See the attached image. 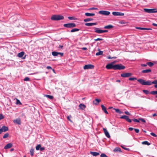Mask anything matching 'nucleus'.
<instances>
[{
  "mask_svg": "<svg viewBox=\"0 0 157 157\" xmlns=\"http://www.w3.org/2000/svg\"><path fill=\"white\" fill-rule=\"evenodd\" d=\"M138 82H139L140 84L142 85L150 86L152 84H155L154 87L155 88H157V80H154L152 82L150 81H145L142 79H137Z\"/></svg>",
  "mask_w": 157,
  "mask_h": 157,
  "instance_id": "obj_1",
  "label": "nucleus"
},
{
  "mask_svg": "<svg viewBox=\"0 0 157 157\" xmlns=\"http://www.w3.org/2000/svg\"><path fill=\"white\" fill-rule=\"evenodd\" d=\"M64 17L62 15H54L51 17V19L53 21H59L64 19Z\"/></svg>",
  "mask_w": 157,
  "mask_h": 157,
  "instance_id": "obj_2",
  "label": "nucleus"
},
{
  "mask_svg": "<svg viewBox=\"0 0 157 157\" xmlns=\"http://www.w3.org/2000/svg\"><path fill=\"white\" fill-rule=\"evenodd\" d=\"M76 26V24L74 23H69L65 24L63 25V26L67 28H72Z\"/></svg>",
  "mask_w": 157,
  "mask_h": 157,
  "instance_id": "obj_3",
  "label": "nucleus"
},
{
  "mask_svg": "<svg viewBox=\"0 0 157 157\" xmlns=\"http://www.w3.org/2000/svg\"><path fill=\"white\" fill-rule=\"evenodd\" d=\"M125 68V67L121 64H117L115 65V70H123Z\"/></svg>",
  "mask_w": 157,
  "mask_h": 157,
  "instance_id": "obj_4",
  "label": "nucleus"
},
{
  "mask_svg": "<svg viewBox=\"0 0 157 157\" xmlns=\"http://www.w3.org/2000/svg\"><path fill=\"white\" fill-rule=\"evenodd\" d=\"M115 65H113V63H109L106 66V68L108 69H113L115 70Z\"/></svg>",
  "mask_w": 157,
  "mask_h": 157,
  "instance_id": "obj_5",
  "label": "nucleus"
},
{
  "mask_svg": "<svg viewBox=\"0 0 157 157\" xmlns=\"http://www.w3.org/2000/svg\"><path fill=\"white\" fill-rule=\"evenodd\" d=\"M99 13L105 16H108L110 14V12L107 11L101 10L99 12Z\"/></svg>",
  "mask_w": 157,
  "mask_h": 157,
  "instance_id": "obj_6",
  "label": "nucleus"
},
{
  "mask_svg": "<svg viewBox=\"0 0 157 157\" xmlns=\"http://www.w3.org/2000/svg\"><path fill=\"white\" fill-rule=\"evenodd\" d=\"M8 128L7 127L5 126H2L1 128H0V134L3 132H5L8 131Z\"/></svg>",
  "mask_w": 157,
  "mask_h": 157,
  "instance_id": "obj_7",
  "label": "nucleus"
},
{
  "mask_svg": "<svg viewBox=\"0 0 157 157\" xmlns=\"http://www.w3.org/2000/svg\"><path fill=\"white\" fill-rule=\"evenodd\" d=\"M94 67V66L92 64H87L85 65L84 67V69H92Z\"/></svg>",
  "mask_w": 157,
  "mask_h": 157,
  "instance_id": "obj_8",
  "label": "nucleus"
},
{
  "mask_svg": "<svg viewBox=\"0 0 157 157\" xmlns=\"http://www.w3.org/2000/svg\"><path fill=\"white\" fill-rule=\"evenodd\" d=\"M121 119H125L127 122L130 123L132 122V120L130 119L128 116L126 115H123L120 117Z\"/></svg>",
  "mask_w": 157,
  "mask_h": 157,
  "instance_id": "obj_9",
  "label": "nucleus"
},
{
  "mask_svg": "<svg viewBox=\"0 0 157 157\" xmlns=\"http://www.w3.org/2000/svg\"><path fill=\"white\" fill-rule=\"evenodd\" d=\"M132 74L130 73H123L121 74V76L123 77H128L131 76Z\"/></svg>",
  "mask_w": 157,
  "mask_h": 157,
  "instance_id": "obj_10",
  "label": "nucleus"
},
{
  "mask_svg": "<svg viewBox=\"0 0 157 157\" xmlns=\"http://www.w3.org/2000/svg\"><path fill=\"white\" fill-rule=\"evenodd\" d=\"M52 54L54 56H57L58 55H60L61 56H62L63 55V53L58 52L55 51L52 52Z\"/></svg>",
  "mask_w": 157,
  "mask_h": 157,
  "instance_id": "obj_11",
  "label": "nucleus"
},
{
  "mask_svg": "<svg viewBox=\"0 0 157 157\" xmlns=\"http://www.w3.org/2000/svg\"><path fill=\"white\" fill-rule=\"evenodd\" d=\"M13 122L14 123L18 125H20L21 123V120L20 118H19L13 120Z\"/></svg>",
  "mask_w": 157,
  "mask_h": 157,
  "instance_id": "obj_12",
  "label": "nucleus"
},
{
  "mask_svg": "<svg viewBox=\"0 0 157 157\" xmlns=\"http://www.w3.org/2000/svg\"><path fill=\"white\" fill-rule=\"evenodd\" d=\"M103 130L106 136L108 138H110V136L107 129L105 128H103Z\"/></svg>",
  "mask_w": 157,
  "mask_h": 157,
  "instance_id": "obj_13",
  "label": "nucleus"
},
{
  "mask_svg": "<svg viewBox=\"0 0 157 157\" xmlns=\"http://www.w3.org/2000/svg\"><path fill=\"white\" fill-rule=\"evenodd\" d=\"M94 32L96 33H102V30H101L100 29L95 27L94 28Z\"/></svg>",
  "mask_w": 157,
  "mask_h": 157,
  "instance_id": "obj_14",
  "label": "nucleus"
},
{
  "mask_svg": "<svg viewBox=\"0 0 157 157\" xmlns=\"http://www.w3.org/2000/svg\"><path fill=\"white\" fill-rule=\"evenodd\" d=\"M13 146V144L12 143H9L7 144L4 147V149H7Z\"/></svg>",
  "mask_w": 157,
  "mask_h": 157,
  "instance_id": "obj_15",
  "label": "nucleus"
},
{
  "mask_svg": "<svg viewBox=\"0 0 157 157\" xmlns=\"http://www.w3.org/2000/svg\"><path fill=\"white\" fill-rule=\"evenodd\" d=\"M144 11L146 13H153V11L154 10L153 9H144Z\"/></svg>",
  "mask_w": 157,
  "mask_h": 157,
  "instance_id": "obj_16",
  "label": "nucleus"
},
{
  "mask_svg": "<svg viewBox=\"0 0 157 157\" xmlns=\"http://www.w3.org/2000/svg\"><path fill=\"white\" fill-rule=\"evenodd\" d=\"M96 25H97V23H88L85 24L86 26H91Z\"/></svg>",
  "mask_w": 157,
  "mask_h": 157,
  "instance_id": "obj_17",
  "label": "nucleus"
},
{
  "mask_svg": "<svg viewBox=\"0 0 157 157\" xmlns=\"http://www.w3.org/2000/svg\"><path fill=\"white\" fill-rule=\"evenodd\" d=\"M113 152H121L122 151L120 148L119 147H116L113 150Z\"/></svg>",
  "mask_w": 157,
  "mask_h": 157,
  "instance_id": "obj_18",
  "label": "nucleus"
},
{
  "mask_svg": "<svg viewBox=\"0 0 157 157\" xmlns=\"http://www.w3.org/2000/svg\"><path fill=\"white\" fill-rule=\"evenodd\" d=\"M101 107L102 110L105 113L107 114H108V113L106 110V108L103 105H101Z\"/></svg>",
  "mask_w": 157,
  "mask_h": 157,
  "instance_id": "obj_19",
  "label": "nucleus"
},
{
  "mask_svg": "<svg viewBox=\"0 0 157 157\" xmlns=\"http://www.w3.org/2000/svg\"><path fill=\"white\" fill-rule=\"evenodd\" d=\"M151 69H146L143 70L141 71L142 73H148L151 72Z\"/></svg>",
  "mask_w": 157,
  "mask_h": 157,
  "instance_id": "obj_20",
  "label": "nucleus"
},
{
  "mask_svg": "<svg viewBox=\"0 0 157 157\" xmlns=\"http://www.w3.org/2000/svg\"><path fill=\"white\" fill-rule=\"evenodd\" d=\"M79 107L81 109L83 110L86 108V106L84 104L81 103L79 105Z\"/></svg>",
  "mask_w": 157,
  "mask_h": 157,
  "instance_id": "obj_21",
  "label": "nucleus"
},
{
  "mask_svg": "<svg viewBox=\"0 0 157 157\" xmlns=\"http://www.w3.org/2000/svg\"><path fill=\"white\" fill-rule=\"evenodd\" d=\"M25 53L24 52H21L18 53L17 54V56L19 58H21L24 55Z\"/></svg>",
  "mask_w": 157,
  "mask_h": 157,
  "instance_id": "obj_22",
  "label": "nucleus"
},
{
  "mask_svg": "<svg viewBox=\"0 0 157 157\" xmlns=\"http://www.w3.org/2000/svg\"><path fill=\"white\" fill-rule=\"evenodd\" d=\"M113 26L111 25H108L105 26L104 27V29H109L112 28Z\"/></svg>",
  "mask_w": 157,
  "mask_h": 157,
  "instance_id": "obj_23",
  "label": "nucleus"
},
{
  "mask_svg": "<svg viewBox=\"0 0 157 157\" xmlns=\"http://www.w3.org/2000/svg\"><path fill=\"white\" fill-rule=\"evenodd\" d=\"M91 154L94 156H97L99 155V153L96 152H91Z\"/></svg>",
  "mask_w": 157,
  "mask_h": 157,
  "instance_id": "obj_24",
  "label": "nucleus"
},
{
  "mask_svg": "<svg viewBox=\"0 0 157 157\" xmlns=\"http://www.w3.org/2000/svg\"><path fill=\"white\" fill-rule=\"evenodd\" d=\"M85 15L88 17L94 16L95 15L94 13H85Z\"/></svg>",
  "mask_w": 157,
  "mask_h": 157,
  "instance_id": "obj_25",
  "label": "nucleus"
},
{
  "mask_svg": "<svg viewBox=\"0 0 157 157\" xmlns=\"http://www.w3.org/2000/svg\"><path fill=\"white\" fill-rule=\"evenodd\" d=\"M136 29L140 30H151V29L150 28H141V27H136Z\"/></svg>",
  "mask_w": 157,
  "mask_h": 157,
  "instance_id": "obj_26",
  "label": "nucleus"
},
{
  "mask_svg": "<svg viewBox=\"0 0 157 157\" xmlns=\"http://www.w3.org/2000/svg\"><path fill=\"white\" fill-rule=\"evenodd\" d=\"M44 96L45 97L47 98H48L49 99H52L53 98V96H52V95H47V94H45L44 95Z\"/></svg>",
  "mask_w": 157,
  "mask_h": 157,
  "instance_id": "obj_27",
  "label": "nucleus"
},
{
  "mask_svg": "<svg viewBox=\"0 0 157 157\" xmlns=\"http://www.w3.org/2000/svg\"><path fill=\"white\" fill-rule=\"evenodd\" d=\"M95 101L97 102V103H95L94 101V103L96 105H98V103L101 101V100L98 99H96Z\"/></svg>",
  "mask_w": 157,
  "mask_h": 157,
  "instance_id": "obj_28",
  "label": "nucleus"
},
{
  "mask_svg": "<svg viewBox=\"0 0 157 157\" xmlns=\"http://www.w3.org/2000/svg\"><path fill=\"white\" fill-rule=\"evenodd\" d=\"M34 150L33 148H31L30 149V154L32 156H33L34 155Z\"/></svg>",
  "mask_w": 157,
  "mask_h": 157,
  "instance_id": "obj_29",
  "label": "nucleus"
},
{
  "mask_svg": "<svg viewBox=\"0 0 157 157\" xmlns=\"http://www.w3.org/2000/svg\"><path fill=\"white\" fill-rule=\"evenodd\" d=\"M79 30V29L77 28H74L72 29L71 30V33L74 32H75L78 31Z\"/></svg>",
  "mask_w": 157,
  "mask_h": 157,
  "instance_id": "obj_30",
  "label": "nucleus"
},
{
  "mask_svg": "<svg viewBox=\"0 0 157 157\" xmlns=\"http://www.w3.org/2000/svg\"><path fill=\"white\" fill-rule=\"evenodd\" d=\"M93 18H86L84 19V22H88L89 21H91L93 20Z\"/></svg>",
  "mask_w": 157,
  "mask_h": 157,
  "instance_id": "obj_31",
  "label": "nucleus"
},
{
  "mask_svg": "<svg viewBox=\"0 0 157 157\" xmlns=\"http://www.w3.org/2000/svg\"><path fill=\"white\" fill-rule=\"evenodd\" d=\"M103 52L102 51H100L96 53V55L97 56L101 55L103 54Z\"/></svg>",
  "mask_w": 157,
  "mask_h": 157,
  "instance_id": "obj_32",
  "label": "nucleus"
},
{
  "mask_svg": "<svg viewBox=\"0 0 157 157\" xmlns=\"http://www.w3.org/2000/svg\"><path fill=\"white\" fill-rule=\"evenodd\" d=\"M142 144H145L147 145H149L150 144L148 143V142L147 141L142 142Z\"/></svg>",
  "mask_w": 157,
  "mask_h": 157,
  "instance_id": "obj_33",
  "label": "nucleus"
},
{
  "mask_svg": "<svg viewBox=\"0 0 157 157\" xmlns=\"http://www.w3.org/2000/svg\"><path fill=\"white\" fill-rule=\"evenodd\" d=\"M119 12H113L112 14L115 16H119Z\"/></svg>",
  "mask_w": 157,
  "mask_h": 157,
  "instance_id": "obj_34",
  "label": "nucleus"
},
{
  "mask_svg": "<svg viewBox=\"0 0 157 157\" xmlns=\"http://www.w3.org/2000/svg\"><path fill=\"white\" fill-rule=\"evenodd\" d=\"M113 109L115 110L116 112L118 113L119 114H121L122 113V112L120 110L118 109H115L113 108Z\"/></svg>",
  "mask_w": 157,
  "mask_h": 157,
  "instance_id": "obj_35",
  "label": "nucleus"
},
{
  "mask_svg": "<svg viewBox=\"0 0 157 157\" xmlns=\"http://www.w3.org/2000/svg\"><path fill=\"white\" fill-rule=\"evenodd\" d=\"M147 65H148L149 67H151L154 64L151 62H148L147 63Z\"/></svg>",
  "mask_w": 157,
  "mask_h": 157,
  "instance_id": "obj_36",
  "label": "nucleus"
},
{
  "mask_svg": "<svg viewBox=\"0 0 157 157\" xmlns=\"http://www.w3.org/2000/svg\"><path fill=\"white\" fill-rule=\"evenodd\" d=\"M16 105H21L22 103L20 101V100L17 99H16Z\"/></svg>",
  "mask_w": 157,
  "mask_h": 157,
  "instance_id": "obj_37",
  "label": "nucleus"
},
{
  "mask_svg": "<svg viewBox=\"0 0 157 157\" xmlns=\"http://www.w3.org/2000/svg\"><path fill=\"white\" fill-rule=\"evenodd\" d=\"M9 136V134L8 133H5L4 135L3 136V138L4 139L8 137Z\"/></svg>",
  "mask_w": 157,
  "mask_h": 157,
  "instance_id": "obj_38",
  "label": "nucleus"
},
{
  "mask_svg": "<svg viewBox=\"0 0 157 157\" xmlns=\"http://www.w3.org/2000/svg\"><path fill=\"white\" fill-rule=\"evenodd\" d=\"M150 93L153 95L157 94V91H151Z\"/></svg>",
  "mask_w": 157,
  "mask_h": 157,
  "instance_id": "obj_39",
  "label": "nucleus"
},
{
  "mask_svg": "<svg viewBox=\"0 0 157 157\" xmlns=\"http://www.w3.org/2000/svg\"><path fill=\"white\" fill-rule=\"evenodd\" d=\"M41 147V145L40 144H38L36 147V150H38L40 149V148Z\"/></svg>",
  "mask_w": 157,
  "mask_h": 157,
  "instance_id": "obj_40",
  "label": "nucleus"
},
{
  "mask_svg": "<svg viewBox=\"0 0 157 157\" xmlns=\"http://www.w3.org/2000/svg\"><path fill=\"white\" fill-rule=\"evenodd\" d=\"M137 79V78H136L135 77H131L129 78V80L130 81H134V80H136Z\"/></svg>",
  "mask_w": 157,
  "mask_h": 157,
  "instance_id": "obj_41",
  "label": "nucleus"
},
{
  "mask_svg": "<svg viewBox=\"0 0 157 157\" xmlns=\"http://www.w3.org/2000/svg\"><path fill=\"white\" fill-rule=\"evenodd\" d=\"M24 80L25 81H30V78L28 77H26L24 79Z\"/></svg>",
  "mask_w": 157,
  "mask_h": 157,
  "instance_id": "obj_42",
  "label": "nucleus"
},
{
  "mask_svg": "<svg viewBox=\"0 0 157 157\" xmlns=\"http://www.w3.org/2000/svg\"><path fill=\"white\" fill-rule=\"evenodd\" d=\"M143 91L146 94H147L149 93V91L147 90H143Z\"/></svg>",
  "mask_w": 157,
  "mask_h": 157,
  "instance_id": "obj_43",
  "label": "nucleus"
},
{
  "mask_svg": "<svg viewBox=\"0 0 157 157\" xmlns=\"http://www.w3.org/2000/svg\"><path fill=\"white\" fill-rule=\"evenodd\" d=\"M132 121H134V122H140L139 119L138 120L136 119H132Z\"/></svg>",
  "mask_w": 157,
  "mask_h": 157,
  "instance_id": "obj_44",
  "label": "nucleus"
},
{
  "mask_svg": "<svg viewBox=\"0 0 157 157\" xmlns=\"http://www.w3.org/2000/svg\"><path fill=\"white\" fill-rule=\"evenodd\" d=\"M100 157H108V156L104 153H102L100 155Z\"/></svg>",
  "mask_w": 157,
  "mask_h": 157,
  "instance_id": "obj_45",
  "label": "nucleus"
},
{
  "mask_svg": "<svg viewBox=\"0 0 157 157\" xmlns=\"http://www.w3.org/2000/svg\"><path fill=\"white\" fill-rule=\"evenodd\" d=\"M4 116L2 114H0V120L4 119Z\"/></svg>",
  "mask_w": 157,
  "mask_h": 157,
  "instance_id": "obj_46",
  "label": "nucleus"
},
{
  "mask_svg": "<svg viewBox=\"0 0 157 157\" xmlns=\"http://www.w3.org/2000/svg\"><path fill=\"white\" fill-rule=\"evenodd\" d=\"M150 134L152 135V136L155 137H157V135L155 134V133H153V132H151L150 133Z\"/></svg>",
  "mask_w": 157,
  "mask_h": 157,
  "instance_id": "obj_47",
  "label": "nucleus"
},
{
  "mask_svg": "<svg viewBox=\"0 0 157 157\" xmlns=\"http://www.w3.org/2000/svg\"><path fill=\"white\" fill-rule=\"evenodd\" d=\"M139 121H141L145 123L146 121L143 118H139Z\"/></svg>",
  "mask_w": 157,
  "mask_h": 157,
  "instance_id": "obj_48",
  "label": "nucleus"
},
{
  "mask_svg": "<svg viewBox=\"0 0 157 157\" xmlns=\"http://www.w3.org/2000/svg\"><path fill=\"white\" fill-rule=\"evenodd\" d=\"M103 40V39L102 38H98L97 39H94V40L97 41L98 40Z\"/></svg>",
  "mask_w": 157,
  "mask_h": 157,
  "instance_id": "obj_49",
  "label": "nucleus"
},
{
  "mask_svg": "<svg viewBox=\"0 0 157 157\" xmlns=\"http://www.w3.org/2000/svg\"><path fill=\"white\" fill-rule=\"evenodd\" d=\"M134 130L135 132L137 133H139L140 131L138 129L135 128L134 129Z\"/></svg>",
  "mask_w": 157,
  "mask_h": 157,
  "instance_id": "obj_50",
  "label": "nucleus"
},
{
  "mask_svg": "<svg viewBox=\"0 0 157 157\" xmlns=\"http://www.w3.org/2000/svg\"><path fill=\"white\" fill-rule=\"evenodd\" d=\"M68 18L70 20H73L74 19V17H68Z\"/></svg>",
  "mask_w": 157,
  "mask_h": 157,
  "instance_id": "obj_51",
  "label": "nucleus"
},
{
  "mask_svg": "<svg viewBox=\"0 0 157 157\" xmlns=\"http://www.w3.org/2000/svg\"><path fill=\"white\" fill-rule=\"evenodd\" d=\"M124 113H125V114H127V115H130V114H130V113L129 112H128V111H125V112H124Z\"/></svg>",
  "mask_w": 157,
  "mask_h": 157,
  "instance_id": "obj_52",
  "label": "nucleus"
},
{
  "mask_svg": "<svg viewBox=\"0 0 157 157\" xmlns=\"http://www.w3.org/2000/svg\"><path fill=\"white\" fill-rule=\"evenodd\" d=\"M140 65H141V67H146L147 66V63L146 64H141Z\"/></svg>",
  "mask_w": 157,
  "mask_h": 157,
  "instance_id": "obj_53",
  "label": "nucleus"
},
{
  "mask_svg": "<svg viewBox=\"0 0 157 157\" xmlns=\"http://www.w3.org/2000/svg\"><path fill=\"white\" fill-rule=\"evenodd\" d=\"M97 8H94V7L91 8L89 9L90 10H97Z\"/></svg>",
  "mask_w": 157,
  "mask_h": 157,
  "instance_id": "obj_54",
  "label": "nucleus"
},
{
  "mask_svg": "<svg viewBox=\"0 0 157 157\" xmlns=\"http://www.w3.org/2000/svg\"><path fill=\"white\" fill-rule=\"evenodd\" d=\"M154 10L153 11V13H157V10L156 9H153Z\"/></svg>",
  "mask_w": 157,
  "mask_h": 157,
  "instance_id": "obj_55",
  "label": "nucleus"
},
{
  "mask_svg": "<svg viewBox=\"0 0 157 157\" xmlns=\"http://www.w3.org/2000/svg\"><path fill=\"white\" fill-rule=\"evenodd\" d=\"M119 16H123L124 15V13H121V12L119 13Z\"/></svg>",
  "mask_w": 157,
  "mask_h": 157,
  "instance_id": "obj_56",
  "label": "nucleus"
},
{
  "mask_svg": "<svg viewBox=\"0 0 157 157\" xmlns=\"http://www.w3.org/2000/svg\"><path fill=\"white\" fill-rule=\"evenodd\" d=\"M46 68L48 69H52V68L50 66H48L46 67Z\"/></svg>",
  "mask_w": 157,
  "mask_h": 157,
  "instance_id": "obj_57",
  "label": "nucleus"
},
{
  "mask_svg": "<svg viewBox=\"0 0 157 157\" xmlns=\"http://www.w3.org/2000/svg\"><path fill=\"white\" fill-rule=\"evenodd\" d=\"M134 128H133L130 127L128 128V130L130 131H132L133 130Z\"/></svg>",
  "mask_w": 157,
  "mask_h": 157,
  "instance_id": "obj_58",
  "label": "nucleus"
},
{
  "mask_svg": "<svg viewBox=\"0 0 157 157\" xmlns=\"http://www.w3.org/2000/svg\"><path fill=\"white\" fill-rule=\"evenodd\" d=\"M107 58L108 59H112V58L115 59V58H116V57H111L110 56H108L107 57Z\"/></svg>",
  "mask_w": 157,
  "mask_h": 157,
  "instance_id": "obj_59",
  "label": "nucleus"
},
{
  "mask_svg": "<svg viewBox=\"0 0 157 157\" xmlns=\"http://www.w3.org/2000/svg\"><path fill=\"white\" fill-rule=\"evenodd\" d=\"M44 147H40V150L41 151H42L43 150H44Z\"/></svg>",
  "mask_w": 157,
  "mask_h": 157,
  "instance_id": "obj_60",
  "label": "nucleus"
},
{
  "mask_svg": "<svg viewBox=\"0 0 157 157\" xmlns=\"http://www.w3.org/2000/svg\"><path fill=\"white\" fill-rule=\"evenodd\" d=\"M108 32V30H102V33H107Z\"/></svg>",
  "mask_w": 157,
  "mask_h": 157,
  "instance_id": "obj_61",
  "label": "nucleus"
},
{
  "mask_svg": "<svg viewBox=\"0 0 157 157\" xmlns=\"http://www.w3.org/2000/svg\"><path fill=\"white\" fill-rule=\"evenodd\" d=\"M82 49L83 50H87V48L86 47H83L82 48Z\"/></svg>",
  "mask_w": 157,
  "mask_h": 157,
  "instance_id": "obj_62",
  "label": "nucleus"
},
{
  "mask_svg": "<svg viewBox=\"0 0 157 157\" xmlns=\"http://www.w3.org/2000/svg\"><path fill=\"white\" fill-rule=\"evenodd\" d=\"M63 45H60L58 48H59L61 49L63 48Z\"/></svg>",
  "mask_w": 157,
  "mask_h": 157,
  "instance_id": "obj_63",
  "label": "nucleus"
},
{
  "mask_svg": "<svg viewBox=\"0 0 157 157\" xmlns=\"http://www.w3.org/2000/svg\"><path fill=\"white\" fill-rule=\"evenodd\" d=\"M152 25L153 26H157V24H155V23H153L152 24Z\"/></svg>",
  "mask_w": 157,
  "mask_h": 157,
  "instance_id": "obj_64",
  "label": "nucleus"
}]
</instances>
